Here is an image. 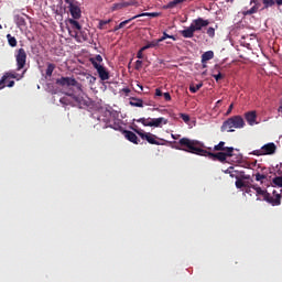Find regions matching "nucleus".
<instances>
[{
	"mask_svg": "<svg viewBox=\"0 0 282 282\" xmlns=\"http://www.w3.org/2000/svg\"><path fill=\"white\" fill-rule=\"evenodd\" d=\"M203 148V143L197 140H191L188 138H181L178 140V147H175L178 151L187 152L191 154H195L197 156H205L213 161H218L220 163H225L227 158H232V149L228 148V152H218L212 153Z\"/></svg>",
	"mask_w": 282,
	"mask_h": 282,
	"instance_id": "obj_1",
	"label": "nucleus"
},
{
	"mask_svg": "<svg viewBox=\"0 0 282 282\" xmlns=\"http://www.w3.org/2000/svg\"><path fill=\"white\" fill-rule=\"evenodd\" d=\"M250 188L254 189L256 196L261 197L258 198V200H264L272 206H280L282 204V194L278 193L276 191L272 192V195H274L273 197L270 195V193H268V191L262 189V187L258 185H251Z\"/></svg>",
	"mask_w": 282,
	"mask_h": 282,
	"instance_id": "obj_2",
	"label": "nucleus"
},
{
	"mask_svg": "<svg viewBox=\"0 0 282 282\" xmlns=\"http://www.w3.org/2000/svg\"><path fill=\"white\" fill-rule=\"evenodd\" d=\"M246 126L245 119L241 116H232L227 119V121L223 122L220 126V132H235V129H243Z\"/></svg>",
	"mask_w": 282,
	"mask_h": 282,
	"instance_id": "obj_3",
	"label": "nucleus"
},
{
	"mask_svg": "<svg viewBox=\"0 0 282 282\" xmlns=\"http://www.w3.org/2000/svg\"><path fill=\"white\" fill-rule=\"evenodd\" d=\"M59 104H62L64 106L82 108V107L86 106V100H84V98H82L79 96L68 94V95L59 98Z\"/></svg>",
	"mask_w": 282,
	"mask_h": 282,
	"instance_id": "obj_4",
	"label": "nucleus"
},
{
	"mask_svg": "<svg viewBox=\"0 0 282 282\" xmlns=\"http://www.w3.org/2000/svg\"><path fill=\"white\" fill-rule=\"evenodd\" d=\"M167 119L163 118V117H159L158 119H145V118H141L138 120V123L143 124V127H153V128H161V126H165L167 124Z\"/></svg>",
	"mask_w": 282,
	"mask_h": 282,
	"instance_id": "obj_5",
	"label": "nucleus"
},
{
	"mask_svg": "<svg viewBox=\"0 0 282 282\" xmlns=\"http://www.w3.org/2000/svg\"><path fill=\"white\" fill-rule=\"evenodd\" d=\"M274 153H276V145L274 143H268L262 148L252 151L250 155L264 156V155H274Z\"/></svg>",
	"mask_w": 282,
	"mask_h": 282,
	"instance_id": "obj_6",
	"label": "nucleus"
},
{
	"mask_svg": "<svg viewBox=\"0 0 282 282\" xmlns=\"http://www.w3.org/2000/svg\"><path fill=\"white\" fill-rule=\"evenodd\" d=\"M135 131V133H138L139 138H141V140L148 141L149 144L151 145H160V142L156 141L158 135L150 133V132H145L143 130L140 129H135L133 130Z\"/></svg>",
	"mask_w": 282,
	"mask_h": 282,
	"instance_id": "obj_7",
	"label": "nucleus"
},
{
	"mask_svg": "<svg viewBox=\"0 0 282 282\" xmlns=\"http://www.w3.org/2000/svg\"><path fill=\"white\" fill-rule=\"evenodd\" d=\"M14 57L17 59V72L22 70L24 65H26V52L24 48H19Z\"/></svg>",
	"mask_w": 282,
	"mask_h": 282,
	"instance_id": "obj_8",
	"label": "nucleus"
},
{
	"mask_svg": "<svg viewBox=\"0 0 282 282\" xmlns=\"http://www.w3.org/2000/svg\"><path fill=\"white\" fill-rule=\"evenodd\" d=\"M208 24H209L208 20H205L203 18H196L195 20H193V23H191V26H188L187 29L202 31L203 28H207Z\"/></svg>",
	"mask_w": 282,
	"mask_h": 282,
	"instance_id": "obj_9",
	"label": "nucleus"
},
{
	"mask_svg": "<svg viewBox=\"0 0 282 282\" xmlns=\"http://www.w3.org/2000/svg\"><path fill=\"white\" fill-rule=\"evenodd\" d=\"M94 69L98 72L99 80L106 82L110 79V73L106 69V67L100 64H95Z\"/></svg>",
	"mask_w": 282,
	"mask_h": 282,
	"instance_id": "obj_10",
	"label": "nucleus"
},
{
	"mask_svg": "<svg viewBox=\"0 0 282 282\" xmlns=\"http://www.w3.org/2000/svg\"><path fill=\"white\" fill-rule=\"evenodd\" d=\"M56 85H59L62 87H75L78 85V82L74 79L73 77H59L56 79Z\"/></svg>",
	"mask_w": 282,
	"mask_h": 282,
	"instance_id": "obj_11",
	"label": "nucleus"
},
{
	"mask_svg": "<svg viewBox=\"0 0 282 282\" xmlns=\"http://www.w3.org/2000/svg\"><path fill=\"white\" fill-rule=\"evenodd\" d=\"M66 4H68V10L70 11V15L74 20H78L82 17L80 8L74 4L70 0H66Z\"/></svg>",
	"mask_w": 282,
	"mask_h": 282,
	"instance_id": "obj_12",
	"label": "nucleus"
},
{
	"mask_svg": "<svg viewBox=\"0 0 282 282\" xmlns=\"http://www.w3.org/2000/svg\"><path fill=\"white\" fill-rule=\"evenodd\" d=\"M17 73L14 72H7L4 73V75H2L1 80H0V90H2L4 88V84L7 83V80H9L10 78L17 79V80H21L23 78V76H19Z\"/></svg>",
	"mask_w": 282,
	"mask_h": 282,
	"instance_id": "obj_13",
	"label": "nucleus"
},
{
	"mask_svg": "<svg viewBox=\"0 0 282 282\" xmlns=\"http://www.w3.org/2000/svg\"><path fill=\"white\" fill-rule=\"evenodd\" d=\"M243 120H247V123L250 127L258 124V122H257V111L245 112V119Z\"/></svg>",
	"mask_w": 282,
	"mask_h": 282,
	"instance_id": "obj_14",
	"label": "nucleus"
},
{
	"mask_svg": "<svg viewBox=\"0 0 282 282\" xmlns=\"http://www.w3.org/2000/svg\"><path fill=\"white\" fill-rule=\"evenodd\" d=\"M123 137H126V140L133 144H140V139H138V135L131 131H123Z\"/></svg>",
	"mask_w": 282,
	"mask_h": 282,
	"instance_id": "obj_15",
	"label": "nucleus"
},
{
	"mask_svg": "<svg viewBox=\"0 0 282 282\" xmlns=\"http://www.w3.org/2000/svg\"><path fill=\"white\" fill-rule=\"evenodd\" d=\"M228 149H231L232 152H235V148L225 147V142L223 141L218 142V144H216L215 148H207L208 151L215 152H228Z\"/></svg>",
	"mask_w": 282,
	"mask_h": 282,
	"instance_id": "obj_16",
	"label": "nucleus"
},
{
	"mask_svg": "<svg viewBox=\"0 0 282 282\" xmlns=\"http://www.w3.org/2000/svg\"><path fill=\"white\" fill-rule=\"evenodd\" d=\"M250 4H254V7L248 9L247 11L242 12L245 17L257 14L258 9L260 8V4L258 3V0L250 1Z\"/></svg>",
	"mask_w": 282,
	"mask_h": 282,
	"instance_id": "obj_17",
	"label": "nucleus"
},
{
	"mask_svg": "<svg viewBox=\"0 0 282 282\" xmlns=\"http://www.w3.org/2000/svg\"><path fill=\"white\" fill-rule=\"evenodd\" d=\"M198 31L200 30L185 29L181 31V36H183L184 39H193V36H195V32H198Z\"/></svg>",
	"mask_w": 282,
	"mask_h": 282,
	"instance_id": "obj_18",
	"label": "nucleus"
},
{
	"mask_svg": "<svg viewBox=\"0 0 282 282\" xmlns=\"http://www.w3.org/2000/svg\"><path fill=\"white\" fill-rule=\"evenodd\" d=\"M160 43H161V41H151V42H148V43L145 44V46L139 48V51L145 52V51H148L149 48H156V47L160 46Z\"/></svg>",
	"mask_w": 282,
	"mask_h": 282,
	"instance_id": "obj_19",
	"label": "nucleus"
},
{
	"mask_svg": "<svg viewBox=\"0 0 282 282\" xmlns=\"http://www.w3.org/2000/svg\"><path fill=\"white\" fill-rule=\"evenodd\" d=\"M215 57V53L213 51H207L203 53L200 56V62L202 63H207L208 61L213 59Z\"/></svg>",
	"mask_w": 282,
	"mask_h": 282,
	"instance_id": "obj_20",
	"label": "nucleus"
},
{
	"mask_svg": "<svg viewBox=\"0 0 282 282\" xmlns=\"http://www.w3.org/2000/svg\"><path fill=\"white\" fill-rule=\"evenodd\" d=\"M143 17H150V18H158V17H160V13L159 12H151V13H141V14H138V15H135V17H131V18H129V20H137V19H139V18H143Z\"/></svg>",
	"mask_w": 282,
	"mask_h": 282,
	"instance_id": "obj_21",
	"label": "nucleus"
},
{
	"mask_svg": "<svg viewBox=\"0 0 282 282\" xmlns=\"http://www.w3.org/2000/svg\"><path fill=\"white\" fill-rule=\"evenodd\" d=\"M14 23L19 28L26 25V22L22 15H14Z\"/></svg>",
	"mask_w": 282,
	"mask_h": 282,
	"instance_id": "obj_22",
	"label": "nucleus"
},
{
	"mask_svg": "<svg viewBox=\"0 0 282 282\" xmlns=\"http://www.w3.org/2000/svg\"><path fill=\"white\" fill-rule=\"evenodd\" d=\"M167 39H171L173 42L177 41V39H175L174 35H169L167 33L163 32V36H161L160 39L158 40H153L155 42H164L166 41Z\"/></svg>",
	"mask_w": 282,
	"mask_h": 282,
	"instance_id": "obj_23",
	"label": "nucleus"
},
{
	"mask_svg": "<svg viewBox=\"0 0 282 282\" xmlns=\"http://www.w3.org/2000/svg\"><path fill=\"white\" fill-rule=\"evenodd\" d=\"M133 6V2L132 1H129V2H119L118 4H115V9L116 10H121L123 8H129Z\"/></svg>",
	"mask_w": 282,
	"mask_h": 282,
	"instance_id": "obj_24",
	"label": "nucleus"
},
{
	"mask_svg": "<svg viewBox=\"0 0 282 282\" xmlns=\"http://www.w3.org/2000/svg\"><path fill=\"white\" fill-rule=\"evenodd\" d=\"M135 101H129V105L131 107H135V108H143V100L138 99V98H132Z\"/></svg>",
	"mask_w": 282,
	"mask_h": 282,
	"instance_id": "obj_25",
	"label": "nucleus"
},
{
	"mask_svg": "<svg viewBox=\"0 0 282 282\" xmlns=\"http://www.w3.org/2000/svg\"><path fill=\"white\" fill-rule=\"evenodd\" d=\"M262 4H264L262 10H267V9L274 7L275 2H274V0H262Z\"/></svg>",
	"mask_w": 282,
	"mask_h": 282,
	"instance_id": "obj_26",
	"label": "nucleus"
},
{
	"mask_svg": "<svg viewBox=\"0 0 282 282\" xmlns=\"http://www.w3.org/2000/svg\"><path fill=\"white\" fill-rule=\"evenodd\" d=\"M101 61V55H96L95 57L90 58V64L95 67V65H100Z\"/></svg>",
	"mask_w": 282,
	"mask_h": 282,
	"instance_id": "obj_27",
	"label": "nucleus"
},
{
	"mask_svg": "<svg viewBox=\"0 0 282 282\" xmlns=\"http://www.w3.org/2000/svg\"><path fill=\"white\" fill-rule=\"evenodd\" d=\"M133 21L132 19H128L121 23L118 24V26L113 28V32L120 31V29H123L126 25H128L129 22Z\"/></svg>",
	"mask_w": 282,
	"mask_h": 282,
	"instance_id": "obj_28",
	"label": "nucleus"
},
{
	"mask_svg": "<svg viewBox=\"0 0 282 282\" xmlns=\"http://www.w3.org/2000/svg\"><path fill=\"white\" fill-rule=\"evenodd\" d=\"M185 1L186 0H173V1L169 2L167 8L173 9L177 6H180L181 3H184Z\"/></svg>",
	"mask_w": 282,
	"mask_h": 282,
	"instance_id": "obj_29",
	"label": "nucleus"
},
{
	"mask_svg": "<svg viewBox=\"0 0 282 282\" xmlns=\"http://www.w3.org/2000/svg\"><path fill=\"white\" fill-rule=\"evenodd\" d=\"M55 68H56V65L48 63L46 67V77H51Z\"/></svg>",
	"mask_w": 282,
	"mask_h": 282,
	"instance_id": "obj_30",
	"label": "nucleus"
},
{
	"mask_svg": "<svg viewBox=\"0 0 282 282\" xmlns=\"http://www.w3.org/2000/svg\"><path fill=\"white\" fill-rule=\"evenodd\" d=\"M203 87V83H198L195 86H189L188 91L196 94Z\"/></svg>",
	"mask_w": 282,
	"mask_h": 282,
	"instance_id": "obj_31",
	"label": "nucleus"
},
{
	"mask_svg": "<svg viewBox=\"0 0 282 282\" xmlns=\"http://www.w3.org/2000/svg\"><path fill=\"white\" fill-rule=\"evenodd\" d=\"M68 23H70V25H72L73 29H76V30H78V31L82 30L80 23H79L78 21H76V20H74V19H69V20H68Z\"/></svg>",
	"mask_w": 282,
	"mask_h": 282,
	"instance_id": "obj_32",
	"label": "nucleus"
},
{
	"mask_svg": "<svg viewBox=\"0 0 282 282\" xmlns=\"http://www.w3.org/2000/svg\"><path fill=\"white\" fill-rule=\"evenodd\" d=\"M218 25H215V28H208L207 29V36L210 39H215V32L217 31Z\"/></svg>",
	"mask_w": 282,
	"mask_h": 282,
	"instance_id": "obj_33",
	"label": "nucleus"
},
{
	"mask_svg": "<svg viewBox=\"0 0 282 282\" xmlns=\"http://www.w3.org/2000/svg\"><path fill=\"white\" fill-rule=\"evenodd\" d=\"M7 41L11 47H17V39H14L11 34H7Z\"/></svg>",
	"mask_w": 282,
	"mask_h": 282,
	"instance_id": "obj_34",
	"label": "nucleus"
},
{
	"mask_svg": "<svg viewBox=\"0 0 282 282\" xmlns=\"http://www.w3.org/2000/svg\"><path fill=\"white\" fill-rule=\"evenodd\" d=\"M272 184L274 186H278L280 188H282V176H275L273 180H272Z\"/></svg>",
	"mask_w": 282,
	"mask_h": 282,
	"instance_id": "obj_35",
	"label": "nucleus"
},
{
	"mask_svg": "<svg viewBox=\"0 0 282 282\" xmlns=\"http://www.w3.org/2000/svg\"><path fill=\"white\" fill-rule=\"evenodd\" d=\"M110 119H111L110 111H106L104 112V117H101L99 120L106 123H110Z\"/></svg>",
	"mask_w": 282,
	"mask_h": 282,
	"instance_id": "obj_36",
	"label": "nucleus"
},
{
	"mask_svg": "<svg viewBox=\"0 0 282 282\" xmlns=\"http://www.w3.org/2000/svg\"><path fill=\"white\" fill-rule=\"evenodd\" d=\"M235 185H236V188H238V189L247 187V184L240 178L236 180Z\"/></svg>",
	"mask_w": 282,
	"mask_h": 282,
	"instance_id": "obj_37",
	"label": "nucleus"
},
{
	"mask_svg": "<svg viewBox=\"0 0 282 282\" xmlns=\"http://www.w3.org/2000/svg\"><path fill=\"white\" fill-rule=\"evenodd\" d=\"M111 23V19L110 20H99V23H98V29L99 30H104V26L105 25H108Z\"/></svg>",
	"mask_w": 282,
	"mask_h": 282,
	"instance_id": "obj_38",
	"label": "nucleus"
},
{
	"mask_svg": "<svg viewBox=\"0 0 282 282\" xmlns=\"http://www.w3.org/2000/svg\"><path fill=\"white\" fill-rule=\"evenodd\" d=\"M178 118H181V120H183V122L188 123V121L191 120L188 115L185 113H178Z\"/></svg>",
	"mask_w": 282,
	"mask_h": 282,
	"instance_id": "obj_39",
	"label": "nucleus"
},
{
	"mask_svg": "<svg viewBox=\"0 0 282 282\" xmlns=\"http://www.w3.org/2000/svg\"><path fill=\"white\" fill-rule=\"evenodd\" d=\"M263 180H265L264 174L256 173V182L262 183Z\"/></svg>",
	"mask_w": 282,
	"mask_h": 282,
	"instance_id": "obj_40",
	"label": "nucleus"
},
{
	"mask_svg": "<svg viewBox=\"0 0 282 282\" xmlns=\"http://www.w3.org/2000/svg\"><path fill=\"white\" fill-rule=\"evenodd\" d=\"M238 178L250 180V175H246L245 172H238Z\"/></svg>",
	"mask_w": 282,
	"mask_h": 282,
	"instance_id": "obj_41",
	"label": "nucleus"
},
{
	"mask_svg": "<svg viewBox=\"0 0 282 282\" xmlns=\"http://www.w3.org/2000/svg\"><path fill=\"white\" fill-rule=\"evenodd\" d=\"M213 77L215 78L216 82L221 80L225 76L220 73H218L217 75H213Z\"/></svg>",
	"mask_w": 282,
	"mask_h": 282,
	"instance_id": "obj_42",
	"label": "nucleus"
},
{
	"mask_svg": "<svg viewBox=\"0 0 282 282\" xmlns=\"http://www.w3.org/2000/svg\"><path fill=\"white\" fill-rule=\"evenodd\" d=\"M163 98L165 99V101H171V95L169 93H164L163 95Z\"/></svg>",
	"mask_w": 282,
	"mask_h": 282,
	"instance_id": "obj_43",
	"label": "nucleus"
},
{
	"mask_svg": "<svg viewBox=\"0 0 282 282\" xmlns=\"http://www.w3.org/2000/svg\"><path fill=\"white\" fill-rule=\"evenodd\" d=\"M141 65H142V62H141V61H135V69H137V70H140V69H141Z\"/></svg>",
	"mask_w": 282,
	"mask_h": 282,
	"instance_id": "obj_44",
	"label": "nucleus"
},
{
	"mask_svg": "<svg viewBox=\"0 0 282 282\" xmlns=\"http://www.w3.org/2000/svg\"><path fill=\"white\" fill-rule=\"evenodd\" d=\"M163 94L164 93H162L160 88L155 89V96L156 97H161V96H163Z\"/></svg>",
	"mask_w": 282,
	"mask_h": 282,
	"instance_id": "obj_45",
	"label": "nucleus"
},
{
	"mask_svg": "<svg viewBox=\"0 0 282 282\" xmlns=\"http://www.w3.org/2000/svg\"><path fill=\"white\" fill-rule=\"evenodd\" d=\"M143 52L144 51H138V55H137L138 59H143Z\"/></svg>",
	"mask_w": 282,
	"mask_h": 282,
	"instance_id": "obj_46",
	"label": "nucleus"
},
{
	"mask_svg": "<svg viewBox=\"0 0 282 282\" xmlns=\"http://www.w3.org/2000/svg\"><path fill=\"white\" fill-rule=\"evenodd\" d=\"M14 86V82H9L8 84L4 83V87H9V88H12Z\"/></svg>",
	"mask_w": 282,
	"mask_h": 282,
	"instance_id": "obj_47",
	"label": "nucleus"
},
{
	"mask_svg": "<svg viewBox=\"0 0 282 282\" xmlns=\"http://www.w3.org/2000/svg\"><path fill=\"white\" fill-rule=\"evenodd\" d=\"M181 134H171V138H173V140H180Z\"/></svg>",
	"mask_w": 282,
	"mask_h": 282,
	"instance_id": "obj_48",
	"label": "nucleus"
},
{
	"mask_svg": "<svg viewBox=\"0 0 282 282\" xmlns=\"http://www.w3.org/2000/svg\"><path fill=\"white\" fill-rule=\"evenodd\" d=\"M137 87H138L137 93H141V91H143V86H141L140 84H138V85H137Z\"/></svg>",
	"mask_w": 282,
	"mask_h": 282,
	"instance_id": "obj_49",
	"label": "nucleus"
},
{
	"mask_svg": "<svg viewBox=\"0 0 282 282\" xmlns=\"http://www.w3.org/2000/svg\"><path fill=\"white\" fill-rule=\"evenodd\" d=\"M274 2H275V6L282 7V0H274Z\"/></svg>",
	"mask_w": 282,
	"mask_h": 282,
	"instance_id": "obj_50",
	"label": "nucleus"
},
{
	"mask_svg": "<svg viewBox=\"0 0 282 282\" xmlns=\"http://www.w3.org/2000/svg\"><path fill=\"white\" fill-rule=\"evenodd\" d=\"M278 112H282V98L280 99V107L278 108Z\"/></svg>",
	"mask_w": 282,
	"mask_h": 282,
	"instance_id": "obj_51",
	"label": "nucleus"
},
{
	"mask_svg": "<svg viewBox=\"0 0 282 282\" xmlns=\"http://www.w3.org/2000/svg\"><path fill=\"white\" fill-rule=\"evenodd\" d=\"M232 111V105L228 106L227 113H230Z\"/></svg>",
	"mask_w": 282,
	"mask_h": 282,
	"instance_id": "obj_52",
	"label": "nucleus"
},
{
	"mask_svg": "<svg viewBox=\"0 0 282 282\" xmlns=\"http://www.w3.org/2000/svg\"><path fill=\"white\" fill-rule=\"evenodd\" d=\"M123 91H126V94H128V93H129V89H128V88H126V89H123Z\"/></svg>",
	"mask_w": 282,
	"mask_h": 282,
	"instance_id": "obj_53",
	"label": "nucleus"
},
{
	"mask_svg": "<svg viewBox=\"0 0 282 282\" xmlns=\"http://www.w3.org/2000/svg\"><path fill=\"white\" fill-rule=\"evenodd\" d=\"M0 30H3V26H2V25H0Z\"/></svg>",
	"mask_w": 282,
	"mask_h": 282,
	"instance_id": "obj_54",
	"label": "nucleus"
},
{
	"mask_svg": "<svg viewBox=\"0 0 282 282\" xmlns=\"http://www.w3.org/2000/svg\"><path fill=\"white\" fill-rule=\"evenodd\" d=\"M241 160V158L240 156H238V161H240Z\"/></svg>",
	"mask_w": 282,
	"mask_h": 282,
	"instance_id": "obj_55",
	"label": "nucleus"
},
{
	"mask_svg": "<svg viewBox=\"0 0 282 282\" xmlns=\"http://www.w3.org/2000/svg\"><path fill=\"white\" fill-rule=\"evenodd\" d=\"M234 0H230V2H232Z\"/></svg>",
	"mask_w": 282,
	"mask_h": 282,
	"instance_id": "obj_56",
	"label": "nucleus"
}]
</instances>
